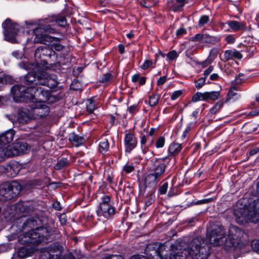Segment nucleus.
Wrapping results in <instances>:
<instances>
[{
    "label": "nucleus",
    "mask_w": 259,
    "mask_h": 259,
    "mask_svg": "<svg viewBox=\"0 0 259 259\" xmlns=\"http://www.w3.org/2000/svg\"><path fill=\"white\" fill-rule=\"evenodd\" d=\"M145 251L148 259H162L161 248L157 243L147 245Z\"/></svg>",
    "instance_id": "nucleus-16"
},
{
    "label": "nucleus",
    "mask_w": 259,
    "mask_h": 259,
    "mask_svg": "<svg viewBox=\"0 0 259 259\" xmlns=\"http://www.w3.org/2000/svg\"><path fill=\"white\" fill-rule=\"evenodd\" d=\"M135 169V167L133 164L128 165L126 164L123 166L122 170L126 174H130Z\"/></svg>",
    "instance_id": "nucleus-51"
},
{
    "label": "nucleus",
    "mask_w": 259,
    "mask_h": 259,
    "mask_svg": "<svg viewBox=\"0 0 259 259\" xmlns=\"http://www.w3.org/2000/svg\"><path fill=\"white\" fill-rule=\"evenodd\" d=\"M217 55V49L213 48L211 49L209 52V58L210 60H213Z\"/></svg>",
    "instance_id": "nucleus-60"
},
{
    "label": "nucleus",
    "mask_w": 259,
    "mask_h": 259,
    "mask_svg": "<svg viewBox=\"0 0 259 259\" xmlns=\"http://www.w3.org/2000/svg\"><path fill=\"white\" fill-rule=\"evenodd\" d=\"M227 246L236 249H241L245 246V243L237 235L233 234L229 236V240L225 241Z\"/></svg>",
    "instance_id": "nucleus-19"
},
{
    "label": "nucleus",
    "mask_w": 259,
    "mask_h": 259,
    "mask_svg": "<svg viewBox=\"0 0 259 259\" xmlns=\"http://www.w3.org/2000/svg\"><path fill=\"white\" fill-rule=\"evenodd\" d=\"M187 0H169L167 3V7L174 12L181 11Z\"/></svg>",
    "instance_id": "nucleus-23"
},
{
    "label": "nucleus",
    "mask_w": 259,
    "mask_h": 259,
    "mask_svg": "<svg viewBox=\"0 0 259 259\" xmlns=\"http://www.w3.org/2000/svg\"><path fill=\"white\" fill-rule=\"evenodd\" d=\"M209 20V18L207 15H203L202 16L198 21V25L199 27H201L203 26L204 24H206Z\"/></svg>",
    "instance_id": "nucleus-47"
},
{
    "label": "nucleus",
    "mask_w": 259,
    "mask_h": 259,
    "mask_svg": "<svg viewBox=\"0 0 259 259\" xmlns=\"http://www.w3.org/2000/svg\"><path fill=\"white\" fill-rule=\"evenodd\" d=\"M237 91V89L235 87L231 88L228 94V97L229 99H227L225 101V102L228 101L229 99L233 98L234 97L237 96V94L236 91Z\"/></svg>",
    "instance_id": "nucleus-49"
},
{
    "label": "nucleus",
    "mask_w": 259,
    "mask_h": 259,
    "mask_svg": "<svg viewBox=\"0 0 259 259\" xmlns=\"http://www.w3.org/2000/svg\"><path fill=\"white\" fill-rule=\"evenodd\" d=\"M48 38V40H47V42L48 44L47 46L49 47V46H51V48L53 49V48L55 46L56 44H58L60 42V39L58 37H53L51 36H49Z\"/></svg>",
    "instance_id": "nucleus-41"
},
{
    "label": "nucleus",
    "mask_w": 259,
    "mask_h": 259,
    "mask_svg": "<svg viewBox=\"0 0 259 259\" xmlns=\"http://www.w3.org/2000/svg\"><path fill=\"white\" fill-rule=\"evenodd\" d=\"M147 141V138L145 135H143L141 137L140 144L142 151L143 154H146L148 151V148L144 147V145L146 143Z\"/></svg>",
    "instance_id": "nucleus-42"
},
{
    "label": "nucleus",
    "mask_w": 259,
    "mask_h": 259,
    "mask_svg": "<svg viewBox=\"0 0 259 259\" xmlns=\"http://www.w3.org/2000/svg\"><path fill=\"white\" fill-rule=\"evenodd\" d=\"M96 212L98 216H103L105 218H108L114 214L115 209L109 196L105 195L102 197Z\"/></svg>",
    "instance_id": "nucleus-9"
},
{
    "label": "nucleus",
    "mask_w": 259,
    "mask_h": 259,
    "mask_svg": "<svg viewBox=\"0 0 259 259\" xmlns=\"http://www.w3.org/2000/svg\"><path fill=\"white\" fill-rule=\"evenodd\" d=\"M30 105V109L28 111L34 118H42L48 116L50 113L48 106L42 103L32 102Z\"/></svg>",
    "instance_id": "nucleus-10"
},
{
    "label": "nucleus",
    "mask_w": 259,
    "mask_h": 259,
    "mask_svg": "<svg viewBox=\"0 0 259 259\" xmlns=\"http://www.w3.org/2000/svg\"><path fill=\"white\" fill-rule=\"evenodd\" d=\"M177 53L176 51H170L167 54V57L169 60H174L177 57Z\"/></svg>",
    "instance_id": "nucleus-57"
},
{
    "label": "nucleus",
    "mask_w": 259,
    "mask_h": 259,
    "mask_svg": "<svg viewBox=\"0 0 259 259\" xmlns=\"http://www.w3.org/2000/svg\"><path fill=\"white\" fill-rule=\"evenodd\" d=\"M160 95L158 94H154L148 97L149 101H145L146 104L149 105L151 107H154L157 105L159 102Z\"/></svg>",
    "instance_id": "nucleus-32"
},
{
    "label": "nucleus",
    "mask_w": 259,
    "mask_h": 259,
    "mask_svg": "<svg viewBox=\"0 0 259 259\" xmlns=\"http://www.w3.org/2000/svg\"><path fill=\"white\" fill-rule=\"evenodd\" d=\"M42 225V221L38 217L27 219L22 227L23 233L18 237L19 243L37 245L54 239V230L51 227H43Z\"/></svg>",
    "instance_id": "nucleus-1"
},
{
    "label": "nucleus",
    "mask_w": 259,
    "mask_h": 259,
    "mask_svg": "<svg viewBox=\"0 0 259 259\" xmlns=\"http://www.w3.org/2000/svg\"><path fill=\"white\" fill-rule=\"evenodd\" d=\"M168 186V183L167 182H165L162 186L159 187L158 191L160 195H164L166 194Z\"/></svg>",
    "instance_id": "nucleus-50"
},
{
    "label": "nucleus",
    "mask_w": 259,
    "mask_h": 259,
    "mask_svg": "<svg viewBox=\"0 0 259 259\" xmlns=\"http://www.w3.org/2000/svg\"><path fill=\"white\" fill-rule=\"evenodd\" d=\"M257 191L259 193V183L257 185ZM242 205L239 200L234 208L233 213L237 223L244 225L248 222H259V199L251 201L242 207Z\"/></svg>",
    "instance_id": "nucleus-3"
},
{
    "label": "nucleus",
    "mask_w": 259,
    "mask_h": 259,
    "mask_svg": "<svg viewBox=\"0 0 259 259\" xmlns=\"http://www.w3.org/2000/svg\"><path fill=\"white\" fill-rule=\"evenodd\" d=\"M165 143V138L163 136H161L159 137L156 141L155 146L156 148H161L164 147Z\"/></svg>",
    "instance_id": "nucleus-44"
},
{
    "label": "nucleus",
    "mask_w": 259,
    "mask_h": 259,
    "mask_svg": "<svg viewBox=\"0 0 259 259\" xmlns=\"http://www.w3.org/2000/svg\"><path fill=\"white\" fill-rule=\"evenodd\" d=\"M183 94V92L181 90H178L175 91L172 93L171 96V99L172 100H176L179 98Z\"/></svg>",
    "instance_id": "nucleus-54"
},
{
    "label": "nucleus",
    "mask_w": 259,
    "mask_h": 259,
    "mask_svg": "<svg viewBox=\"0 0 259 259\" xmlns=\"http://www.w3.org/2000/svg\"><path fill=\"white\" fill-rule=\"evenodd\" d=\"M153 65V62L151 60H146L144 61L143 65L141 66V68L142 69L145 70L148 68L149 67H152Z\"/></svg>",
    "instance_id": "nucleus-53"
},
{
    "label": "nucleus",
    "mask_w": 259,
    "mask_h": 259,
    "mask_svg": "<svg viewBox=\"0 0 259 259\" xmlns=\"http://www.w3.org/2000/svg\"><path fill=\"white\" fill-rule=\"evenodd\" d=\"M225 40L230 44H233L235 41V38L232 34L228 35L225 37Z\"/></svg>",
    "instance_id": "nucleus-58"
},
{
    "label": "nucleus",
    "mask_w": 259,
    "mask_h": 259,
    "mask_svg": "<svg viewBox=\"0 0 259 259\" xmlns=\"http://www.w3.org/2000/svg\"><path fill=\"white\" fill-rule=\"evenodd\" d=\"M32 87L17 84L12 87L11 92L16 102H30L32 99Z\"/></svg>",
    "instance_id": "nucleus-8"
},
{
    "label": "nucleus",
    "mask_w": 259,
    "mask_h": 259,
    "mask_svg": "<svg viewBox=\"0 0 259 259\" xmlns=\"http://www.w3.org/2000/svg\"><path fill=\"white\" fill-rule=\"evenodd\" d=\"M68 138L69 141L74 143L77 146L81 145L84 141L82 137L76 135L74 133L69 134Z\"/></svg>",
    "instance_id": "nucleus-34"
},
{
    "label": "nucleus",
    "mask_w": 259,
    "mask_h": 259,
    "mask_svg": "<svg viewBox=\"0 0 259 259\" xmlns=\"http://www.w3.org/2000/svg\"><path fill=\"white\" fill-rule=\"evenodd\" d=\"M203 37L204 36L202 33H198L195 36L191 37L189 40L194 42H203Z\"/></svg>",
    "instance_id": "nucleus-48"
},
{
    "label": "nucleus",
    "mask_w": 259,
    "mask_h": 259,
    "mask_svg": "<svg viewBox=\"0 0 259 259\" xmlns=\"http://www.w3.org/2000/svg\"><path fill=\"white\" fill-rule=\"evenodd\" d=\"M13 78L9 75L0 73V91L4 90L5 85L13 83Z\"/></svg>",
    "instance_id": "nucleus-28"
},
{
    "label": "nucleus",
    "mask_w": 259,
    "mask_h": 259,
    "mask_svg": "<svg viewBox=\"0 0 259 259\" xmlns=\"http://www.w3.org/2000/svg\"><path fill=\"white\" fill-rule=\"evenodd\" d=\"M242 57L243 56L239 51H237L236 50H228L224 52L223 55V59L222 60L226 62L228 60L233 59H237L238 60H241L242 58Z\"/></svg>",
    "instance_id": "nucleus-24"
},
{
    "label": "nucleus",
    "mask_w": 259,
    "mask_h": 259,
    "mask_svg": "<svg viewBox=\"0 0 259 259\" xmlns=\"http://www.w3.org/2000/svg\"><path fill=\"white\" fill-rule=\"evenodd\" d=\"M54 25L64 27L67 24L66 19L64 16L60 15L50 16Z\"/></svg>",
    "instance_id": "nucleus-30"
},
{
    "label": "nucleus",
    "mask_w": 259,
    "mask_h": 259,
    "mask_svg": "<svg viewBox=\"0 0 259 259\" xmlns=\"http://www.w3.org/2000/svg\"><path fill=\"white\" fill-rule=\"evenodd\" d=\"M3 27L6 39L10 42L14 41L19 30L18 25L13 23L10 19H7L3 22Z\"/></svg>",
    "instance_id": "nucleus-12"
},
{
    "label": "nucleus",
    "mask_w": 259,
    "mask_h": 259,
    "mask_svg": "<svg viewBox=\"0 0 259 259\" xmlns=\"http://www.w3.org/2000/svg\"><path fill=\"white\" fill-rule=\"evenodd\" d=\"M33 33L35 35L33 39V41L35 44H47V40L50 35L46 34V33H44L38 27L33 29Z\"/></svg>",
    "instance_id": "nucleus-21"
},
{
    "label": "nucleus",
    "mask_w": 259,
    "mask_h": 259,
    "mask_svg": "<svg viewBox=\"0 0 259 259\" xmlns=\"http://www.w3.org/2000/svg\"><path fill=\"white\" fill-rule=\"evenodd\" d=\"M209 254V246L201 237L194 238L187 248L173 250L169 259H206Z\"/></svg>",
    "instance_id": "nucleus-2"
},
{
    "label": "nucleus",
    "mask_w": 259,
    "mask_h": 259,
    "mask_svg": "<svg viewBox=\"0 0 259 259\" xmlns=\"http://www.w3.org/2000/svg\"><path fill=\"white\" fill-rule=\"evenodd\" d=\"M191 125L190 124H189V125H188L187 126V127H186L185 131L183 132V135H182V138H185L187 137V134L191 131Z\"/></svg>",
    "instance_id": "nucleus-62"
},
{
    "label": "nucleus",
    "mask_w": 259,
    "mask_h": 259,
    "mask_svg": "<svg viewBox=\"0 0 259 259\" xmlns=\"http://www.w3.org/2000/svg\"><path fill=\"white\" fill-rule=\"evenodd\" d=\"M22 168V165L18 162L14 161L11 163L8 166V170L11 172V177H15Z\"/></svg>",
    "instance_id": "nucleus-29"
},
{
    "label": "nucleus",
    "mask_w": 259,
    "mask_h": 259,
    "mask_svg": "<svg viewBox=\"0 0 259 259\" xmlns=\"http://www.w3.org/2000/svg\"><path fill=\"white\" fill-rule=\"evenodd\" d=\"M70 164V161L67 158L62 157L59 159L54 165L56 170H60L64 167L68 166Z\"/></svg>",
    "instance_id": "nucleus-33"
},
{
    "label": "nucleus",
    "mask_w": 259,
    "mask_h": 259,
    "mask_svg": "<svg viewBox=\"0 0 259 259\" xmlns=\"http://www.w3.org/2000/svg\"><path fill=\"white\" fill-rule=\"evenodd\" d=\"M55 55V52L52 48L48 46H41L36 49L34 57L38 62L40 61L43 64H46Z\"/></svg>",
    "instance_id": "nucleus-11"
},
{
    "label": "nucleus",
    "mask_w": 259,
    "mask_h": 259,
    "mask_svg": "<svg viewBox=\"0 0 259 259\" xmlns=\"http://www.w3.org/2000/svg\"><path fill=\"white\" fill-rule=\"evenodd\" d=\"M37 81L39 85H45L50 89L54 88L58 85L55 75H50L46 72H42L37 77Z\"/></svg>",
    "instance_id": "nucleus-14"
},
{
    "label": "nucleus",
    "mask_w": 259,
    "mask_h": 259,
    "mask_svg": "<svg viewBox=\"0 0 259 259\" xmlns=\"http://www.w3.org/2000/svg\"><path fill=\"white\" fill-rule=\"evenodd\" d=\"M182 149V145L177 143H172L170 144L168 149V155L167 157L163 158L166 159L170 156H175L178 155Z\"/></svg>",
    "instance_id": "nucleus-26"
},
{
    "label": "nucleus",
    "mask_w": 259,
    "mask_h": 259,
    "mask_svg": "<svg viewBox=\"0 0 259 259\" xmlns=\"http://www.w3.org/2000/svg\"><path fill=\"white\" fill-rule=\"evenodd\" d=\"M206 78L205 77H201L195 81V87L197 89H199L204 84Z\"/></svg>",
    "instance_id": "nucleus-52"
},
{
    "label": "nucleus",
    "mask_w": 259,
    "mask_h": 259,
    "mask_svg": "<svg viewBox=\"0 0 259 259\" xmlns=\"http://www.w3.org/2000/svg\"><path fill=\"white\" fill-rule=\"evenodd\" d=\"M199 101H207L206 92L204 93L197 92L192 98L193 102H196Z\"/></svg>",
    "instance_id": "nucleus-35"
},
{
    "label": "nucleus",
    "mask_w": 259,
    "mask_h": 259,
    "mask_svg": "<svg viewBox=\"0 0 259 259\" xmlns=\"http://www.w3.org/2000/svg\"><path fill=\"white\" fill-rule=\"evenodd\" d=\"M228 24L230 28L235 32L244 29L245 27L243 22H238L235 20L229 21Z\"/></svg>",
    "instance_id": "nucleus-31"
},
{
    "label": "nucleus",
    "mask_w": 259,
    "mask_h": 259,
    "mask_svg": "<svg viewBox=\"0 0 259 259\" xmlns=\"http://www.w3.org/2000/svg\"><path fill=\"white\" fill-rule=\"evenodd\" d=\"M207 237L212 246H219L226 241V232L224 227L220 225L214 226L207 233Z\"/></svg>",
    "instance_id": "nucleus-6"
},
{
    "label": "nucleus",
    "mask_w": 259,
    "mask_h": 259,
    "mask_svg": "<svg viewBox=\"0 0 259 259\" xmlns=\"http://www.w3.org/2000/svg\"><path fill=\"white\" fill-rule=\"evenodd\" d=\"M139 109L138 108V105L136 104L133 105L128 108V111L131 114H133L138 112Z\"/></svg>",
    "instance_id": "nucleus-56"
},
{
    "label": "nucleus",
    "mask_w": 259,
    "mask_h": 259,
    "mask_svg": "<svg viewBox=\"0 0 259 259\" xmlns=\"http://www.w3.org/2000/svg\"><path fill=\"white\" fill-rule=\"evenodd\" d=\"M15 134L14 130L11 129L0 135V147H4L10 143Z\"/></svg>",
    "instance_id": "nucleus-22"
},
{
    "label": "nucleus",
    "mask_w": 259,
    "mask_h": 259,
    "mask_svg": "<svg viewBox=\"0 0 259 259\" xmlns=\"http://www.w3.org/2000/svg\"><path fill=\"white\" fill-rule=\"evenodd\" d=\"M14 145L17 156L26 153L30 149L29 145L25 142L14 143Z\"/></svg>",
    "instance_id": "nucleus-27"
},
{
    "label": "nucleus",
    "mask_w": 259,
    "mask_h": 259,
    "mask_svg": "<svg viewBox=\"0 0 259 259\" xmlns=\"http://www.w3.org/2000/svg\"><path fill=\"white\" fill-rule=\"evenodd\" d=\"M203 42L209 43L212 41H219L217 37L210 36L206 33L203 34Z\"/></svg>",
    "instance_id": "nucleus-43"
},
{
    "label": "nucleus",
    "mask_w": 259,
    "mask_h": 259,
    "mask_svg": "<svg viewBox=\"0 0 259 259\" xmlns=\"http://www.w3.org/2000/svg\"><path fill=\"white\" fill-rule=\"evenodd\" d=\"M213 67L212 66H210L207 69L204 70L203 73L204 77L206 78L208 75L213 71Z\"/></svg>",
    "instance_id": "nucleus-61"
},
{
    "label": "nucleus",
    "mask_w": 259,
    "mask_h": 259,
    "mask_svg": "<svg viewBox=\"0 0 259 259\" xmlns=\"http://www.w3.org/2000/svg\"><path fill=\"white\" fill-rule=\"evenodd\" d=\"M0 156L2 158L0 161H3L6 157H11L17 156L14 143L12 145H7L4 147H0Z\"/></svg>",
    "instance_id": "nucleus-18"
},
{
    "label": "nucleus",
    "mask_w": 259,
    "mask_h": 259,
    "mask_svg": "<svg viewBox=\"0 0 259 259\" xmlns=\"http://www.w3.org/2000/svg\"><path fill=\"white\" fill-rule=\"evenodd\" d=\"M207 101L209 100L215 101L217 100L220 96V92L211 91L206 92Z\"/></svg>",
    "instance_id": "nucleus-39"
},
{
    "label": "nucleus",
    "mask_w": 259,
    "mask_h": 259,
    "mask_svg": "<svg viewBox=\"0 0 259 259\" xmlns=\"http://www.w3.org/2000/svg\"><path fill=\"white\" fill-rule=\"evenodd\" d=\"M63 250V247L59 243H52L41 249L39 259H60Z\"/></svg>",
    "instance_id": "nucleus-7"
},
{
    "label": "nucleus",
    "mask_w": 259,
    "mask_h": 259,
    "mask_svg": "<svg viewBox=\"0 0 259 259\" xmlns=\"http://www.w3.org/2000/svg\"><path fill=\"white\" fill-rule=\"evenodd\" d=\"M32 98L30 102H45L49 99L50 93L49 90H45L39 87H32L31 89Z\"/></svg>",
    "instance_id": "nucleus-13"
},
{
    "label": "nucleus",
    "mask_w": 259,
    "mask_h": 259,
    "mask_svg": "<svg viewBox=\"0 0 259 259\" xmlns=\"http://www.w3.org/2000/svg\"><path fill=\"white\" fill-rule=\"evenodd\" d=\"M21 189V186L15 181L4 183L0 190L1 199L6 201L15 198L19 194Z\"/></svg>",
    "instance_id": "nucleus-5"
},
{
    "label": "nucleus",
    "mask_w": 259,
    "mask_h": 259,
    "mask_svg": "<svg viewBox=\"0 0 259 259\" xmlns=\"http://www.w3.org/2000/svg\"><path fill=\"white\" fill-rule=\"evenodd\" d=\"M109 149V144L106 139H102L99 143V152L100 153L104 154L108 151Z\"/></svg>",
    "instance_id": "nucleus-36"
},
{
    "label": "nucleus",
    "mask_w": 259,
    "mask_h": 259,
    "mask_svg": "<svg viewBox=\"0 0 259 259\" xmlns=\"http://www.w3.org/2000/svg\"><path fill=\"white\" fill-rule=\"evenodd\" d=\"M112 75L110 73L104 74L101 77L100 81L102 83H107L111 79Z\"/></svg>",
    "instance_id": "nucleus-46"
},
{
    "label": "nucleus",
    "mask_w": 259,
    "mask_h": 259,
    "mask_svg": "<svg viewBox=\"0 0 259 259\" xmlns=\"http://www.w3.org/2000/svg\"><path fill=\"white\" fill-rule=\"evenodd\" d=\"M18 119L20 122L26 123L29 120V116L27 113L22 110H19L18 111Z\"/></svg>",
    "instance_id": "nucleus-38"
},
{
    "label": "nucleus",
    "mask_w": 259,
    "mask_h": 259,
    "mask_svg": "<svg viewBox=\"0 0 259 259\" xmlns=\"http://www.w3.org/2000/svg\"><path fill=\"white\" fill-rule=\"evenodd\" d=\"M155 196L152 192H150L145 199V203L147 205H151L154 201Z\"/></svg>",
    "instance_id": "nucleus-45"
},
{
    "label": "nucleus",
    "mask_w": 259,
    "mask_h": 259,
    "mask_svg": "<svg viewBox=\"0 0 259 259\" xmlns=\"http://www.w3.org/2000/svg\"><path fill=\"white\" fill-rule=\"evenodd\" d=\"M166 167V164L162 161L154 163L149 174L145 178V186L155 188L160 180L164 177Z\"/></svg>",
    "instance_id": "nucleus-4"
},
{
    "label": "nucleus",
    "mask_w": 259,
    "mask_h": 259,
    "mask_svg": "<svg viewBox=\"0 0 259 259\" xmlns=\"http://www.w3.org/2000/svg\"><path fill=\"white\" fill-rule=\"evenodd\" d=\"M253 250L259 253V240H254L251 242Z\"/></svg>",
    "instance_id": "nucleus-55"
},
{
    "label": "nucleus",
    "mask_w": 259,
    "mask_h": 259,
    "mask_svg": "<svg viewBox=\"0 0 259 259\" xmlns=\"http://www.w3.org/2000/svg\"><path fill=\"white\" fill-rule=\"evenodd\" d=\"M40 73H36L35 72H30L24 76L23 82L28 87H37L39 84L37 81V77Z\"/></svg>",
    "instance_id": "nucleus-20"
},
{
    "label": "nucleus",
    "mask_w": 259,
    "mask_h": 259,
    "mask_svg": "<svg viewBox=\"0 0 259 259\" xmlns=\"http://www.w3.org/2000/svg\"><path fill=\"white\" fill-rule=\"evenodd\" d=\"M103 259H124V258L120 255L111 254L106 256Z\"/></svg>",
    "instance_id": "nucleus-59"
},
{
    "label": "nucleus",
    "mask_w": 259,
    "mask_h": 259,
    "mask_svg": "<svg viewBox=\"0 0 259 259\" xmlns=\"http://www.w3.org/2000/svg\"><path fill=\"white\" fill-rule=\"evenodd\" d=\"M225 102L224 101H219L215 105L210 109V112L212 114H216L223 106Z\"/></svg>",
    "instance_id": "nucleus-40"
},
{
    "label": "nucleus",
    "mask_w": 259,
    "mask_h": 259,
    "mask_svg": "<svg viewBox=\"0 0 259 259\" xmlns=\"http://www.w3.org/2000/svg\"><path fill=\"white\" fill-rule=\"evenodd\" d=\"M25 245L26 246L21 247L17 253V256L20 259L29 256L33 251L32 247L35 246L30 244H25Z\"/></svg>",
    "instance_id": "nucleus-25"
},
{
    "label": "nucleus",
    "mask_w": 259,
    "mask_h": 259,
    "mask_svg": "<svg viewBox=\"0 0 259 259\" xmlns=\"http://www.w3.org/2000/svg\"><path fill=\"white\" fill-rule=\"evenodd\" d=\"M166 81V77L165 76H163L160 77L158 80H157V85L160 86L163 84L165 81Z\"/></svg>",
    "instance_id": "nucleus-63"
},
{
    "label": "nucleus",
    "mask_w": 259,
    "mask_h": 259,
    "mask_svg": "<svg viewBox=\"0 0 259 259\" xmlns=\"http://www.w3.org/2000/svg\"><path fill=\"white\" fill-rule=\"evenodd\" d=\"M38 27L44 33L55 34L57 33L56 29L54 27V23L51 16L46 18L39 19L37 21Z\"/></svg>",
    "instance_id": "nucleus-15"
},
{
    "label": "nucleus",
    "mask_w": 259,
    "mask_h": 259,
    "mask_svg": "<svg viewBox=\"0 0 259 259\" xmlns=\"http://www.w3.org/2000/svg\"><path fill=\"white\" fill-rule=\"evenodd\" d=\"M86 108L87 111L92 113L96 109L95 101L94 98H92L87 100L86 102Z\"/></svg>",
    "instance_id": "nucleus-37"
},
{
    "label": "nucleus",
    "mask_w": 259,
    "mask_h": 259,
    "mask_svg": "<svg viewBox=\"0 0 259 259\" xmlns=\"http://www.w3.org/2000/svg\"><path fill=\"white\" fill-rule=\"evenodd\" d=\"M53 208L56 210H60L62 209V207L61 206L60 203L56 201L53 204Z\"/></svg>",
    "instance_id": "nucleus-64"
},
{
    "label": "nucleus",
    "mask_w": 259,
    "mask_h": 259,
    "mask_svg": "<svg viewBox=\"0 0 259 259\" xmlns=\"http://www.w3.org/2000/svg\"><path fill=\"white\" fill-rule=\"evenodd\" d=\"M138 140L134 134L128 133L125 135L124 146L125 153H131L137 146Z\"/></svg>",
    "instance_id": "nucleus-17"
}]
</instances>
